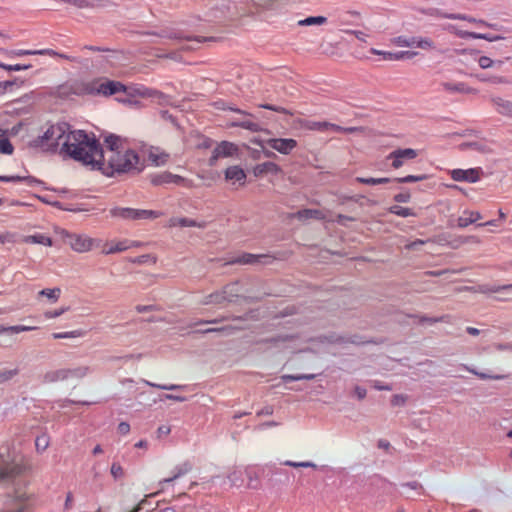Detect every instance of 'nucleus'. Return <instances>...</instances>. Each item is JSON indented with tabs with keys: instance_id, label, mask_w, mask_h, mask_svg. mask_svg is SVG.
<instances>
[{
	"instance_id": "1",
	"label": "nucleus",
	"mask_w": 512,
	"mask_h": 512,
	"mask_svg": "<svg viewBox=\"0 0 512 512\" xmlns=\"http://www.w3.org/2000/svg\"><path fill=\"white\" fill-rule=\"evenodd\" d=\"M105 143L106 149L103 150L98 141L90 137L82 163L101 170L107 176L141 171L137 153L127 148L118 136H107Z\"/></svg>"
},
{
	"instance_id": "2",
	"label": "nucleus",
	"mask_w": 512,
	"mask_h": 512,
	"mask_svg": "<svg viewBox=\"0 0 512 512\" xmlns=\"http://www.w3.org/2000/svg\"><path fill=\"white\" fill-rule=\"evenodd\" d=\"M89 139L84 131H69V126L62 123L48 127L43 135L30 142V146L47 152H54L61 146V152L82 162L85 150L89 147Z\"/></svg>"
},
{
	"instance_id": "3",
	"label": "nucleus",
	"mask_w": 512,
	"mask_h": 512,
	"mask_svg": "<svg viewBox=\"0 0 512 512\" xmlns=\"http://www.w3.org/2000/svg\"><path fill=\"white\" fill-rule=\"evenodd\" d=\"M63 240L72 250L77 253L89 252L94 248V246L99 244L98 240L93 239L87 235L69 232L63 233Z\"/></svg>"
},
{
	"instance_id": "4",
	"label": "nucleus",
	"mask_w": 512,
	"mask_h": 512,
	"mask_svg": "<svg viewBox=\"0 0 512 512\" xmlns=\"http://www.w3.org/2000/svg\"><path fill=\"white\" fill-rule=\"evenodd\" d=\"M110 215L114 218H121L124 220H139V219H151L158 218L161 214L153 210L145 209H133L114 207L110 209Z\"/></svg>"
},
{
	"instance_id": "5",
	"label": "nucleus",
	"mask_w": 512,
	"mask_h": 512,
	"mask_svg": "<svg viewBox=\"0 0 512 512\" xmlns=\"http://www.w3.org/2000/svg\"><path fill=\"white\" fill-rule=\"evenodd\" d=\"M19 473V468L14 464L8 445L0 446V480L14 477Z\"/></svg>"
},
{
	"instance_id": "6",
	"label": "nucleus",
	"mask_w": 512,
	"mask_h": 512,
	"mask_svg": "<svg viewBox=\"0 0 512 512\" xmlns=\"http://www.w3.org/2000/svg\"><path fill=\"white\" fill-rule=\"evenodd\" d=\"M254 143L260 146L266 143L270 148L284 155L290 154L297 147V141L292 138H270L266 141L254 140Z\"/></svg>"
},
{
	"instance_id": "7",
	"label": "nucleus",
	"mask_w": 512,
	"mask_h": 512,
	"mask_svg": "<svg viewBox=\"0 0 512 512\" xmlns=\"http://www.w3.org/2000/svg\"><path fill=\"white\" fill-rule=\"evenodd\" d=\"M458 291H469L473 293H482V294H489V293H500V292H506L507 295L504 297H501L500 300H512V297L509 295L512 293V284L503 285V286H489V285H479L477 287L472 286H464L458 289Z\"/></svg>"
},
{
	"instance_id": "8",
	"label": "nucleus",
	"mask_w": 512,
	"mask_h": 512,
	"mask_svg": "<svg viewBox=\"0 0 512 512\" xmlns=\"http://www.w3.org/2000/svg\"><path fill=\"white\" fill-rule=\"evenodd\" d=\"M273 257L264 254H251L243 253L227 262V264H241V265H256V264H269L272 263Z\"/></svg>"
},
{
	"instance_id": "9",
	"label": "nucleus",
	"mask_w": 512,
	"mask_h": 512,
	"mask_svg": "<svg viewBox=\"0 0 512 512\" xmlns=\"http://www.w3.org/2000/svg\"><path fill=\"white\" fill-rule=\"evenodd\" d=\"M206 18L209 21L222 22L235 19L236 14L231 11V7L229 4H221L212 7L207 12Z\"/></svg>"
},
{
	"instance_id": "10",
	"label": "nucleus",
	"mask_w": 512,
	"mask_h": 512,
	"mask_svg": "<svg viewBox=\"0 0 512 512\" xmlns=\"http://www.w3.org/2000/svg\"><path fill=\"white\" fill-rule=\"evenodd\" d=\"M238 152V147L231 142L223 141L213 150L209 165L214 166L219 158L232 157Z\"/></svg>"
},
{
	"instance_id": "11",
	"label": "nucleus",
	"mask_w": 512,
	"mask_h": 512,
	"mask_svg": "<svg viewBox=\"0 0 512 512\" xmlns=\"http://www.w3.org/2000/svg\"><path fill=\"white\" fill-rule=\"evenodd\" d=\"M102 78H94L91 80H79V84H77L76 95L77 96H85V95H100V88Z\"/></svg>"
},
{
	"instance_id": "12",
	"label": "nucleus",
	"mask_w": 512,
	"mask_h": 512,
	"mask_svg": "<svg viewBox=\"0 0 512 512\" xmlns=\"http://www.w3.org/2000/svg\"><path fill=\"white\" fill-rule=\"evenodd\" d=\"M480 175V168H470L467 170L454 169L451 171V177L455 181H467L470 183H475L480 180Z\"/></svg>"
},
{
	"instance_id": "13",
	"label": "nucleus",
	"mask_w": 512,
	"mask_h": 512,
	"mask_svg": "<svg viewBox=\"0 0 512 512\" xmlns=\"http://www.w3.org/2000/svg\"><path fill=\"white\" fill-rule=\"evenodd\" d=\"M99 88L100 95L105 97L117 94L119 92H126L127 90V87L121 82L108 80L106 78H102L101 86H99Z\"/></svg>"
},
{
	"instance_id": "14",
	"label": "nucleus",
	"mask_w": 512,
	"mask_h": 512,
	"mask_svg": "<svg viewBox=\"0 0 512 512\" xmlns=\"http://www.w3.org/2000/svg\"><path fill=\"white\" fill-rule=\"evenodd\" d=\"M246 320H247V316L233 317L232 321H234L235 324L227 325V326H223V327H219V328H209V329L203 330V333L222 332L225 335H232L236 331L245 329V326L242 325V323Z\"/></svg>"
},
{
	"instance_id": "15",
	"label": "nucleus",
	"mask_w": 512,
	"mask_h": 512,
	"mask_svg": "<svg viewBox=\"0 0 512 512\" xmlns=\"http://www.w3.org/2000/svg\"><path fill=\"white\" fill-rule=\"evenodd\" d=\"M66 368L49 369L41 376L43 384H55L57 382L67 381Z\"/></svg>"
},
{
	"instance_id": "16",
	"label": "nucleus",
	"mask_w": 512,
	"mask_h": 512,
	"mask_svg": "<svg viewBox=\"0 0 512 512\" xmlns=\"http://www.w3.org/2000/svg\"><path fill=\"white\" fill-rule=\"evenodd\" d=\"M370 52L374 55L383 56L385 60L389 61H399L403 59H411L417 55V52L414 51H399V52H388L382 51L375 48H372Z\"/></svg>"
},
{
	"instance_id": "17",
	"label": "nucleus",
	"mask_w": 512,
	"mask_h": 512,
	"mask_svg": "<svg viewBox=\"0 0 512 512\" xmlns=\"http://www.w3.org/2000/svg\"><path fill=\"white\" fill-rule=\"evenodd\" d=\"M442 88L448 93H460V94H476L477 90L467 86L463 82H450L445 81L441 83Z\"/></svg>"
},
{
	"instance_id": "18",
	"label": "nucleus",
	"mask_w": 512,
	"mask_h": 512,
	"mask_svg": "<svg viewBox=\"0 0 512 512\" xmlns=\"http://www.w3.org/2000/svg\"><path fill=\"white\" fill-rule=\"evenodd\" d=\"M184 182H186L185 178L179 175L172 174L170 172H162L151 177V183L153 185H162L169 183L182 184Z\"/></svg>"
},
{
	"instance_id": "19",
	"label": "nucleus",
	"mask_w": 512,
	"mask_h": 512,
	"mask_svg": "<svg viewBox=\"0 0 512 512\" xmlns=\"http://www.w3.org/2000/svg\"><path fill=\"white\" fill-rule=\"evenodd\" d=\"M149 161L155 166L165 165L170 155L159 147H150L147 151Z\"/></svg>"
},
{
	"instance_id": "20",
	"label": "nucleus",
	"mask_w": 512,
	"mask_h": 512,
	"mask_svg": "<svg viewBox=\"0 0 512 512\" xmlns=\"http://www.w3.org/2000/svg\"><path fill=\"white\" fill-rule=\"evenodd\" d=\"M153 35H157L161 38H167V39H174V40H187V41H195L197 43H201L203 41H206V38H199V37H190V36H184L182 33L174 30H161L157 33H152Z\"/></svg>"
},
{
	"instance_id": "21",
	"label": "nucleus",
	"mask_w": 512,
	"mask_h": 512,
	"mask_svg": "<svg viewBox=\"0 0 512 512\" xmlns=\"http://www.w3.org/2000/svg\"><path fill=\"white\" fill-rule=\"evenodd\" d=\"M139 244L137 242H129L128 240L119 241L116 243H107L105 244L102 253L109 255V254H115L119 252H123L130 247L138 246Z\"/></svg>"
},
{
	"instance_id": "22",
	"label": "nucleus",
	"mask_w": 512,
	"mask_h": 512,
	"mask_svg": "<svg viewBox=\"0 0 512 512\" xmlns=\"http://www.w3.org/2000/svg\"><path fill=\"white\" fill-rule=\"evenodd\" d=\"M491 102L496 107L499 114L512 118V101L495 96L491 98Z\"/></svg>"
},
{
	"instance_id": "23",
	"label": "nucleus",
	"mask_w": 512,
	"mask_h": 512,
	"mask_svg": "<svg viewBox=\"0 0 512 512\" xmlns=\"http://www.w3.org/2000/svg\"><path fill=\"white\" fill-rule=\"evenodd\" d=\"M138 95L141 97H149L155 99L156 103L159 105H168L170 104V98L169 96L152 89H144V90H137L136 91Z\"/></svg>"
},
{
	"instance_id": "24",
	"label": "nucleus",
	"mask_w": 512,
	"mask_h": 512,
	"mask_svg": "<svg viewBox=\"0 0 512 512\" xmlns=\"http://www.w3.org/2000/svg\"><path fill=\"white\" fill-rule=\"evenodd\" d=\"M225 179L232 181L233 183L238 182L240 184H244L246 174L239 166H231L225 170Z\"/></svg>"
},
{
	"instance_id": "25",
	"label": "nucleus",
	"mask_w": 512,
	"mask_h": 512,
	"mask_svg": "<svg viewBox=\"0 0 512 512\" xmlns=\"http://www.w3.org/2000/svg\"><path fill=\"white\" fill-rule=\"evenodd\" d=\"M280 172H282L280 166L270 161L260 163L254 168L255 176H262L264 174H278Z\"/></svg>"
},
{
	"instance_id": "26",
	"label": "nucleus",
	"mask_w": 512,
	"mask_h": 512,
	"mask_svg": "<svg viewBox=\"0 0 512 512\" xmlns=\"http://www.w3.org/2000/svg\"><path fill=\"white\" fill-rule=\"evenodd\" d=\"M295 123L299 128H302L305 130L321 131V132L327 131V122L326 121L320 122V121H309V120H305V119H297L295 121Z\"/></svg>"
},
{
	"instance_id": "27",
	"label": "nucleus",
	"mask_w": 512,
	"mask_h": 512,
	"mask_svg": "<svg viewBox=\"0 0 512 512\" xmlns=\"http://www.w3.org/2000/svg\"><path fill=\"white\" fill-rule=\"evenodd\" d=\"M192 470V465L189 461H185L182 464L176 466L173 471V475L171 477L165 478L159 482V485H163L164 483H172L176 479L181 476L187 474Z\"/></svg>"
},
{
	"instance_id": "28",
	"label": "nucleus",
	"mask_w": 512,
	"mask_h": 512,
	"mask_svg": "<svg viewBox=\"0 0 512 512\" xmlns=\"http://www.w3.org/2000/svg\"><path fill=\"white\" fill-rule=\"evenodd\" d=\"M67 378L69 379H83L91 373V367L88 365H77L74 367L66 368Z\"/></svg>"
},
{
	"instance_id": "29",
	"label": "nucleus",
	"mask_w": 512,
	"mask_h": 512,
	"mask_svg": "<svg viewBox=\"0 0 512 512\" xmlns=\"http://www.w3.org/2000/svg\"><path fill=\"white\" fill-rule=\"evenodd\" d=\"M77 84H79V80H72V81H68V82H65L61 85H59L56 89H55V95L59 96V97H68L70 95H76V87Z\"/></svg>"
},
{
	"instance_id": "30",
	"label": "nucleus",
	"mask_w": 512,
	"mask_h": 512,
	"mask_svg": "<svg viewBox=\"0 0 512 512\" xmlns=\"http://www.w3.org/2000/svg\"><path fill=\"white\" fill-rule=\"evenodd\" d=\"M460 149L462 151H472L479 154H489L491 153V148L484 142H466L460 145Z\"/></svg>"
},
{
	"instance_id": "31",
	"label": "nucleus",
	"mask_w": 512,
	"mask_h": 512,
	"mask_svg": "<svg viewBox=\"0 0 512 512\" xmlns=\"http://www.w3.org/2000/svg\"><path fill=\"white\" fill-rule=\"evenodd\" d=\"M481 218L482 215L477 211H464L463 215L457 219V225L464 228Z\"/></svg>"
},
{
	"instance_id": "32",
	"label": "nucleus",
	"mask_w": 512,
	"mask_h": 512,
	"mask_svg": "<svg viewBox=\"0 0 512 512\" xmlns=\"http://www.w3.org/2000/svg\"><path fill=\"white\" fill-rule=\"evenodd\" d=\"M36 329V327L25 326V325H15V326H4L0 325V335H14L21 332L32 331Z\"/></svg>"
},
{
	"instance_id": "33",
	"label": "nucleus",
	"mask_w": 512,
	"mask_h": 512,
	"mask_svg": "<svg viewBox=\"0 0 512 512\" xmlns=\"http://www.w3.org/2000/svg\"><path fill=\"white\" fill-rule=\"evenodd\" d=\"M169 227L181 226V227H199L203 228L205 225L197 223L196 221L189 218H171L168 222Z\"/></svg>"
},
{
	"instance_id": "34",
	"label": "nucleus",
	"mask_w": 512,
	"mask_h": 512,
	"mask_svg": "<svg viewBox=\"0 0 512 512\" xmlns=\"http://www.w3.org/2000/svg\"><path fill=\"white\" fill-rule=\"evenodd\" d=\"M254 4L264 11L277 10L281 7L280 0H254Z\"/></svg>"
},
{
	"instance_id": "35",
	"label": "nucleus",
	"mask_w": 512,
	"mask_h": 512,
	"mask_svg": "<svg viewBox=\"0 0 512 512\" xmlns=\"http://www.w3.org/2000/svg\"><path fill=\"white\" fill-rule=\"evenodd\" d=\"M226 298H229V297L224 295L222 293V291H217V292H214V293H211V294L205 296L201 303L203 305L221 304L226 301Z\"/></svg>"
},
{
	"instance_id": "36",
	"label": "nucleus",
	"mask_w": 512,
	"mask_h": 512,
	"mask_svg": "<svg viewBox=\"0 0 512 512\" xmlns=\"http://www.w3.org/2000/svg\"><path fill=\"white\" fill-rule=\"evenodd\" d=\"M24 242L32 244L52 245V239L44 234L30 235L24 238Z\"/></svg>"
},
{
	"instance_id": "37",
	"label": "nucleus",
	"mask_w": 512,
	"mask_h": 512,
	"mask_svg": "<svg viewBox=\"0 0 512 512\" xmlns=\"http://www.w3.org/2000/svg\"><path fill=\"white\" fill-rule=\"evenodd\" d=\"M294 216L299 220H307L311 218L322 219V213L319 210L305 209L298 211Z\"/></svg>"
},
{
	"instance_id": "38",
	"label": "nucleus",
	"mask_w": 512,
	"mask_h": 512,
	"mask_svg": "<svg viewBox=\"0 0 512 512\" xmlns=\"http://www.w3.org/2000/svg\"><path fill=\"white\" fill-rule=\"evenodd\" d=\"M425 13L435 18H446V19H464V17L455 16L454 13H445L438 8L431 7L425 11Z\"/></svg>"
},
{
	"instance_id": "39",
	"label": "nucleus",
	"mask_w": 512,
	"mask_h": 512,
	"mask_svg": "<svg viewBox=\"0 0 512 512\" xmlns=\"http://www.w3.org/2000/svg\"><path fill=\"white\" fill-rule=\"evenodd\" d=\"M232 126L241 127V128L250 130L252 132H258V131L262 130L261 126L258 123L253 122L251 120H242V121L233 122Z\"/></svg>"
},
{
	"instance_id": "40",
	"label": "nucleus",
	"mask_w": 512,
	"mask_h": 512,
	"mask_svg": "<svg viewBox=\"0 0 512 512\" xmlns=\"http://www.w3.org/2000/svg\"><path fill=\"white\" fill-rule=\"evenodd\" d=\"M327 22V18L324 16H311L307 17L298 22L300 26H311V25H323Z\"/></svg>"
},
{
	"instance_id": "41",
	"label": "nucleus",
	"mask_w": 512,
	"mask_h": 512,
	"mask_svg": "<svg viewBox=\"0 0 512 512\" xmlns=\"http://www.w3.org/2000/svg\"><path fill=\"white\" fill-rule=\"evenodd\" d=\"M11 54H14L16 56H23V55H52L56 54V51L51 49H43V50H18L14 52H10Z\"/></svg>"
},
{
	"instance_id": "42",
	"label": "nucleus",
	"mask_w": 512,
	"mask_h": 512,
	"mask_svg": "<svg viewBox=\"0 0 512 512\" xmlns=\"http://www.w3.org/2000/svg\"><path fill=\"white\" fill-rule=\"evenodd\" d=\"M222 293L229 298H226V301L232 302L235 297H238L239 295V289L237 283H232L227 286H225L222 290Z\"/></svg>"
},
{
	"instance_id": "43",
	"label": "nucleus",
	"mask_w": 512,
	"mask_h": 512,
	"mask_svg": "<svg viewBox=\"0 0 512 512\" xmlns=\"http://www.w3.org/2000/svg\"><path fill=\"white\" fill-rule=\"evenodd\" d=\"M49 444H50V439H49L48 435L42 434V435L38 436L35 440L36 451L38 453L44 452L49 447Z\"/></svg>"
},
{
	"instance_id": "44",
	"label": "nucleus",
	"mask_w": 512,
	"mask_h": 512,
	"mask_svg": "<svg viewBox=\"0 0 512 512\" xmlns=\"http://www.w3.org/2000/svg\"><path fill=\"white\" fill-rule=\"evenodd\" d=\"M447 31L449 33L455 34L456 36L460 38H473L475 39L477 37L476 32H468L458 29L455 25H448Z\"/></svg>"
},
{
	"instance_id": "45",
	"label": "nucleus",
	"mask_w": 512,
	"mask_h": 512,
	"mask_svg": "<svg viewBox=\"0 0 512 512\" xmlns=\"http://www.w3.org/2000/svg\"><path fill=\"white\" fill-rule=\"evenodd\" d=\"M447 31L449 33L455 34L456 36L460 38H473L475 39L477 37L476 32H468L458 29L455 25H448Z\"/></svg>"
},
{
	"instance_id": "46",
	"label": "nucleus",
	"mask_w": 512,
	"mask_h": 512,
	"mask_svg": "<svg viewBox=\"0 0 512 512\" xmlns=\"http://www.w3.org/2000/svg\"><path fill=\"white\" fill-rule=\"evenodd\" d=\"M110 474L115 481H118L125 476V471L119 462H113L110 467Z\"/></svg>"
},
{
	"instance_id": "47",
	"label": "nucleus",
	"mask_w": 512,
	"mask_h": 512,
	"mask_svg": "<svg viewBox=\"0 0 512 512\" xmlns=\"http://www.w3.org/2000/svg\"><path fill=\"white\" fill-rule=\"evenodd\" d=\"M19 369H3L0 371V384L6 383L10 380H12L14 377H16L19 374Z\"/></svg>"
},
{
	"instance_id": "48",
	"label": "nucleus",
	"mask_w": 512,
	"mask_h": 512,
	"mask_svg": "<svg viewBox=\"0 0 512 512\" xmlns=\"http://www.w3.org/2000/svg\"><path fill=\"white\" fill-rule=\"evenodd\" d=\"M479 80L482 81V82H489V83H492V84H509L510 81L506 78V77H503V76H478Z\"/></svg>"
},
{
	"instance_id": "49",
	"label": "nucleus",
	"mask_w": 512,
	"mask_h": 512,
	"mask_svg": "<svg viewBox=\"0 0 512 512\" xmlns=\"http://www.w3.org/2000/svg\"><path fill=\"white\" fill-rule=\"evenodd\" d=\"M415 46L423 50H432L435 48V44L431 39L421 37H416Z\"/></svg>"
},
{
	"instance_id": "50",
	"label": "nucleus",
	"mask_w": 512,
	"mask_h": 512,
	"mask_svg": "<svg viewBox=\"0 0 512 512\" xmlns=\"http://www.w3.org/2000/svg\"><path fill=\"white\" fill-rule=\"evenodd\" d=\"M390 212L401 217L415 216L412 209L401 206H393L390 208Z\"/></svg>"
},
{
	"instance_id": "51",
	"label": "nucleus",
	"mask_w": 512,
	"mask_h": 512,
	"mask_svg": "<svg viewBox=\"0 0 512 512\" xmlns=\"http://www.w3.org/2000/svg\"><path fill=\"white\" fill-rule=\"evenodd\" d=\"M61 290L59 288L54 289H43L39 292V295L46 296L53 302H56L60 296Z\"/></svg>"
},
{
	"instance_id": "52",
	"label": "nucleus",
	"mask_w": 512,
	"mask_h": 512,
	"mask_svg": "<svg viewBox=\"0 0 512 512\" xmlns=\"http://www.w3.org/2000/svg\"><path fill=\"white\" fill-rule=\"evenodd\" d=\"M393 42L400 47H413L416 43V37L405 38L400 36L395 38Z\"/></svg>"
},
{
	"instance_id": "53",
	"label": "nucleus",
	"mask_w": 512,
	"mask_h": 512,
	"mask_svg": "<svg viewBox=\"0 0 512 512\" xmlns=\"http://www.w3.org/2000/svg\"><path fill=\"white\" fill-rule=\"evenodd\" d=\"M478 64L482 69H488V68L492 67L494 64H498V65L503 64V61L502 60L494 61L487 56H481L478 59Z\"/></svg>"
},
{
	"instance_id": "54",
	"label": "nucleus",
	"mask_w": 512,
	"mask_h": 512,
	"mask_svg": "<svg viewBox=\"0 0 512 512\" xmlns=\"http://www.w3.org/2000/svg\"><path fill=\"white\" fill-rule=\"evenodd\" d=\"M466 370H468L470 373L478 376L480 379L482 380H486V379H494V380H499V379H503L504 376L502 375H490V374H487V373H483V372H478L476 371L475 369L473 368H469L467 366H464Z\"/></svg>"
},
{
	"instance_id": "55",
	"label": "nucleus",
	"mask_w": 512,
	"mask_h": 512,
	"mask_svg": "<svg viewBox=\"0 0 512 512\" xmlns=\"http://www.w3.org/2000/svg\"><path fill=\"white\" fill-rule=\"evenodd\" d=\"M82 332L80 330H74L70 332H63V333H53L52 337L54 339H67V338H77L82 336Z\"/></svg>"
},
{
	"instance_id": "56",
	"label": "nucleus",
	"mask_w": 512,
	"mask_h": 512,
	"mask_svg": "<svg viewBox=\"0 0 512 512\" xmlns=\"http://www.w3.org/2000/svg\"><path fill=\"white\" fill-rule=\"evenodd\" d=\"M392 155H397L398 157L407 158V159H413L417 156V153L415 150L407 148V149H399L394 152H392Z\"/></svg>"
},
{
	"instance_id": "57",
	"label": "nucleus",
	"mask_w": 512,
	"mask_h": 512,
	"mask_svg": "<svg viewBox=\"0 0 512 512\" xmlns=\"http://www.w3.org/2000/svg\"><path fill=\"white\" fill-rule=\"evenodd\" d=\"M13 151V145L7 137L0 139V153L11 155Z\"/></svg>"
},
{
	"instance_id": "58",
	"label": "nucleus",
	"mask_w": 512,
	"mask_h": 512,
	"mask_svg": "<svg viewBox=\"0 0 512 512\" xmlns=\"http://www.w3.org/2000/svg\"><path fill=\"white\" fill-rule=\"evenodd\" d=\"M144 383L148 386H151V387H154V388H158V389H163V390H179V389H183L184 386L182 385H176V384H171V385H161V384H156V383H153V382H150V381H147V380H144Z\"/></svg>"
},
{
	"instance_id": "59",
	"label": "nucleus",
	"mask_w": 512,
	"mask_h": 512,
	"mask_svg": "<svg viewBox=\"0 0 512 512\" xmlns=\"http://www.w3.org/2000/svg\"><path fill=\"white\" fill-rule=\"evenodd\" d=\"M286 466L294 467V468H316V464L313 462L305 461V462H294V461H285L283 463Z\"/></svg>"
},
{
	"instance_id": "60",
	"label": "nucleus",
	"mask_w": 512,
	"mask_h": 512,
	"mask_svg": "<svg viewBox=\"0 0 512 512\" xmlns=\"http://www.w3.org/2000/svg\"><path fill=\"white\" fill-rule=\"evenodd\" d=\"M30 67H31V65H20V64L6 65V64H3L0 62V68L5 69L7 71H20V70L29 69Z\"/></svg>"
},
{
	"instance_id": "61",
	"label": "nucleus",
	"mask_w": 512,
	"mask_h": 512,
	"mask_svg": "<svg viewBox=\"0 0 512 512\" xmlns=\"http://www.w3.org/2000/svg\"><path fill=\"white\" fill-rule=\"evenodd\" d=\"M423 179H425V176L409 175V176L402 177V178H396L395 181H397L398 183H410V182L421 181Z\"/></svg>"
},
{
	"instance_id": "62",
	"label": "nucleus",
	"mask_w": 512,
	"mask_h": 512,
	"mask_svg": "<svg viewBox=\"0 0 512 512\" xmlns=\"http://www.w3.org/2000/svg\"><path fill=\"white\" fill-rule=\"evenodd\" d=\"M448 316H441V317H425L422 316L419 318L420 322H428L430 324H434L437 322H445Z\"/></svg>"
},
{
	"instance_id": "63",
	"label": "nucleus",
	"mask_w": 512,
	"mask_h": 512,
	"mask_svg": "<svg viewBox=\"0 0 512 512\" xmlns=\"http://www.w3.org/2000/svg\"><path fill=\"white\" fill-rule=\"evenodd\" d=\"M260 107H262L264 109L272 110V111H275V112L292 115V113L289 110H287V109H285L283 107H280V106H274V105H270V104H263Z\"/></svg>"
},
{
	"instance_id": "64",
	"label": "nucleus",
	"mask_w": 512,
	"mask_h": 512,
	"mask_svg": "<svg viewBox=\"0 0 512 512\" xmlns=\"http://www.w3.org/2000/svg\"><path fill=\"white\" fill-rule=\"evenodd\" d=\"M407 397L401 394H396L391 399V404L393 406H402L405 404Z\"/></svg>"
}]
</instances>
